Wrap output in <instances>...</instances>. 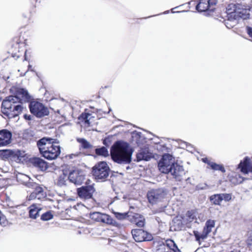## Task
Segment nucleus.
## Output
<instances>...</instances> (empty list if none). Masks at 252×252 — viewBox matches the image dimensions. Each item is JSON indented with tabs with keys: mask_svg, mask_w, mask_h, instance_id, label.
Returning <instances> with one entry per match:
<instances>
[{
	"mask_svg": "<svg viewBox=\"0 0 252 252\" xmlns=\"http://www.w3.org/2000/svg\"><path fill=\"white\" fill-rule=\"evenodd\" d=\"M133 151L126 142L119 141L111 147L112 159L118 163H129L131 161Z\"/></svg>",
	"mask_w": 252,
	"mask_h": 252,
	"instance_id": "nucleus-1",
	"label": "nucleus"
},
{
	"mask_svg": "<svg viewBox=\"0 0 252 252\" xmlns=\"http://www.w3.org/2000/svg\"><path fill=\"white\" fill-rule=\"evenodd\" d=\"M37 146L43 157L49 160L57 158L61 153L60 147L54 139L43 138L38 141Z\"/></svg>",
	"mask_w": 252,
	"mask_h": 252,
	"instance_id": "nucleus-2",
	"label": "nucleus"
},
{
	"mask_svg": "<svg viewBox=\"0 0 252 252\" xmlns=\"http://www.w3.org/2000/svg\"><path fill=\"white\" fill-rule=\"evenodd\" d=\"M16 95L7 96L3 101L1 104L2 113L8 118L16 117Z\"/></svg>",
	"mask_w": 252,
	"mask_h": 252,
	"instance_id": "nucleus-3",
	"label": "nucleus"
},
{
	"mask_svg": "<svg viewBox=\"0 0 252 252\" xmlns=\"http://www.w3.org/2000/svg\"><path fill=\"white\" fill-rule=\"evenodd\" d=\"M29 108L31 113L38 118L48 116L49 114L48 107L42 103L37 100L31 101L29 104Z\"/></svg>",
	"mask_w": 252,
	"mask_h": 252,
	"instance_id": "nucleus-4",
	"label": "nucleus"
},
{
	"mask_svg": "<svg viewBox=\"0 0 252 252\" xmlns=\"http://www.w3.org/2000/svg\"><path fill=\"white\" fill-rule=\"evenodd\" d=\"M109 167L106 162L101 161L96 164L93 169V174L96 179H104L109 175Z\"/></svg>",
	"mask_w": 252,
	"mask_h": 252,
	"instance_id": "nucleus-5",
	"label": "nucleus"
},
{
	"mask_svg": "<svg viewBox=\"0 0 252 252\" xmlns=\"http://www.w3.org/2000/svg\"><path fill=\"white\" fill-rule=\"evenodd\" d=\"M174 163L172 156L170 154H165L158 162V169L163 173H169Z\"/></svg>",
	"mask_w": 252,
	"mask_h": 252,
	"instance_id": "nucleus-6",
	"label": "nucleus"
},
{
	"mask_svg": "<svg viewBox=\"0 0 252 252\" xmlns=\"http://www.w3.org/2000/svg\"><path fill=\"white\" fill-rule=\"evenodd\" d=\"M94 191L95 189L93 185L83 186L77 189L78 196L83 199L92 198Z\"/></svg>",
	"mask_w": 252,
	"mask_h": 252,
	"instance_id": "nucleus-7",
	"label": "nucleus"
},
{
	"mask_svg": "<svg viewBox=\"0 0 252 252\" xmlns=\"http://www.w3.org/2000/svg\"><path fill=\"white\" fill-rule=\"evenodd\" d=\"M166 193L162 189L152 190L147 194V197L150 203L155 204L161 200L165 196Z\"/></svg>",
	"mask_w": 252,
	"mask_h": 252,
	"instance_id": "nucleus-8",
	"label": "nucleus"
},
{
	"mask_svg": "<svg viewBox=\"0 0 252 252\" xmlns=\"http://www.w3.org/2000/svg\"><path fill=\"white\" fill-rule=\"evenodd\" d=\"M131 233L134 240L138 242L150 241L152 239L151 234L141 229H133Z\"/></svg>",
	"mask_w": 252,
	"mask_h": 252,
	"instance_id": "nucleus-9",
	"label": "nucleus"
},
{
	"mask_svg": "<svg viewBox=\"0 0 252 252\" xmlns=\"http://www.w3.org/2000/svg\"><path fill=\"white\" fill-rule=\"evenodd\" d=\"M12 132L7 129L0 130V147L6 146L11 142Z\"/></svg>",
	"mask_w": 252,
	"mask_h": 252,
	"instance_id": "nucleus-10",
	"label": "nucleus"
},
{
	"mask_svg": "<svg viewBox=\"0 0 252 252\" xmlns=\"http://www.w3.org/2000/svg\"><path fill=\"white\" fill-rule=\"evenodd\" d=\"M238 168L245 174L252 173V158H245L239 164Z\"/></svg>",
	"mask_w": 252,
	"mask_h": 252,
	"instance_id": "nucleus-11",
	"label": "nucleus"
},
{
	"mask_svg": "<svg viewBox=\"0 0 252 252\" xmlns=\"http://www.w3.org/2000/svg\"><path fill=\"white\" fill-rule=\"evenodd\" d=\"M82 126L85 128L93 126L95 123V118L88 113L82 114L79 118Z\"/></svg>",
	"mask_w": 252,
	"mask_h": 252,
	"instance_id": "nucleus-12",
	"label": "nucleus"
},
{
	"mask_svg": "<svg viewBox=\"0 0 252 252\" xmlns=\"http://www.w3.org/2000/svg\"><path fill=\"white\" fill-rule=\"evenodd\" d=\"M217 0H200L196 8L199 12H203L208 10L212 6L217 3Z\"/></svg>",
	"mask_w": 252,
	"mask_h": 252,
	"instance_id": "nucleus-13",
	"label": "nucleus"
},
{
	"mask_svg": "<svg viewBox=\"0 0 252 252\" xmlns=\"http://www.w3.org/2000/svg\"><path fill=\"white\" fill-rule=\"evenodd\" d=\"M68 179L75 184H80L84 180V177L78 170H74L69 173Z\"/></svg>",
	"mask_w": 252,
	"mask_h": 252,
	"instance_id": "nucleus-14",
	"label": "nucleus"
},
{
	"mask_svg": "<svg viewBox=\"0 0 252 252\" xmlns=\"http://www.w3.org/2000/svg\"><path fill=\"white\" fill-rule=\"evenodd\" d=\"M174 178L178 180H180L181 177L184 175V170L182 166L177 163H174L172 165L170 172Z\"/></svg>",
	"mask_w": 252,
	"mask_h": 252,
	"instance_id": "nucleus-15",
	"label": "nucleus"
},
{
	"mask_svg": "<svg viewBox=\"0 0 252 252\" xmlns=\"http://www.w3.org/2000/svg\"><path fill=\"white\" fill-rule=\"evenodd\" d=\"M30 99V96L27 90L23 88H17V102L25 103Z\"/></svg>",
	"mask_w": 252,
	"mask_h": 252,
	"instance_id": "nucleus-16",
	"label": "nucleus"
},
{
	"mask_svg": "<svg viewBox=\"0 0 252 252\" xmlns=\"http://www.w3.org/2000/svg\"><path fill=\"white\" fill-rule=\"evenodd\" d=\"M250 9L245 8L244 6L240 4L238 8L237 14L234 15V19L237 20L239 18L243 19L249 18L250 16Z\"/></svg>",
	"mask_w": 252,
	"mask_h": 252,
	"instance_id": "nucleus-17",
	"label": "nucleus"
},
{
	"mask_svg": "<svg viewBox=\"0 0 252 252\" xmlns=\"http://www.w3.org/2000/svg\"><path fill=\"white\" fill-rule=\"evenodd\" d=\"M30 161L32 165L39 168L42 171L46 170L48 168L47 163L39 158H32L30 159Z\"/></svg>",
	"mask_w": 252,
	"mask_h": 252,
	"instance_id": "nucleus-18",
	"label": "nucleus"
},
{
	"mask_svg": "<svg viewBox=\"0 0 252 252\" xmlns=\"http://www.w3.org/2000/svg\"><path fill=\"white\" fill-rule=\"evenodd\" d=\"M166 246L174 252L178 250L176 244L173 240H167L166 241V244H162L159 246V248L157 249L156 252H165Z\"/></svg>",
	"mask_w": 252,
	"mask_h": 252,
	"instance_id": "nucleus-19",
	"label": "nucleus"
},
{
	"mask_svg": "<svg viewBox=\"0 0 252 252\" xmlns=\"http://www.w3.org/2000/svg\"><path fill=\"white\" fill-rule=\"evenodd\" d=\"M215 220H207L205 224V227L204 228L201 237L203 239L207 238L208 235L212 231V229L215 226Z\"/></svg>",
	"mask_w": 252,
	"mask_h": 252,
	"instance_id": "nucleus-20",
	"label": "nucleus"
},
{
	"mask_svg": "<svg viewBox=\"0 0 252 252\" xmlns=\"http://www.w3.org/2000/svg\"><path fill=\"white\" fill-rule=\"evenodd\" d=\"M29 215L32 219H35L38 216V213L41 210L39 204H33L29 207Z\"/></svg>",
	"mask_w": 252,
	"mask_h": 252,
	"instance_id": "nucleus-21",
	"label": "nucleus"
},
{
	"mask_svg": "<svg viewBox=\"0 0 252 252\" xmlns=\"http://www.w3.org/2000/svg\"><path fill=\"white\" fill-rule=\"evenodd\" d=\"M0 157L12 160L16 158V153L13 150L5 149L0 150Z\"/></svg>",
	"mask_w": 252,
	"mask_h": 252,
	"instance_id": "nucleus-22",
	"label": "nucleus"
},
{
	"mask_svg": "<svg viewBox=\"0 0 252 252\" xmlns=\"http://www.w3.org/2000/svg\"><path fill=\"white\" fill-rule=\"evenodd\" d=\"M240 4L231 3L228 5L226 8L227 14L230 15V17L234 18V15L237 14L238 8L240 6Z\"/></svg>",
	"mask_w": 252,
	"mask_h": 252,
	"instance_id": "nucleus-23",
	"label": "nucleus"
},
{
	"mask_svg": "<svg viewBox=\"0 0 252 252\" xmlns=\"http://www.w3.org/2000/svg\"><path fill=\"white\" fill-rule=\"evenodd\" d=\"M151 158V154L148 152L147 150H141L137 154V160H149Z\"/></svg>",
	"mask_w": 252,
	"mask_h": 252,
	"instance_id": "nucleus-24",
	"label": "nucleus"
},
{
	"mask_svg": "<svg viewBox=\"0 0 252 252\" xmlns=\"http://www.w3.org/2000/svg\"><path fill=\"white\" fill-rule=\"evenodd\" d=\"M27 155L25 151H17V162H20L23 163L26 161L27 159Z\"/></svg>",
	"mask_w": 252,
	"mask_h": 252,
	"instance_id": "nucleus-25",
	"label": "nucleus"
},
{
	"mask_svg": "<svg viewBox=\"0 0 252 252\" xmlns=\"http://www.w3.org/2000/svg\"><path fill=\"white\" fill-rule=\"evenodd\" d=\"M134 222L135 223L137 226L139 227H142L144 225V219L143 217L139 215L135 214L134 216Z\"/></svg>",
	"mask_w": 252,
	"mask_h": 252,
	"instance_id": "nucleus-26",
	"label": "nucleus"
},
{
	"mask_svg": "<svg viewBox=\"0 0 252 252\" xmlns=\"http://www.w3.org/2000/svg\"><path fill=\"white\" fill-rule=\"evenodd\" d=\"M210 200L216 205H220L222 201V197L221 194H217L212 195L210 197Z\"/></svg>",
	"mask_w": 252,
	"mask_h": 252,
	"instance_id": "nucleus-27",
	"label": "nucleus"
},
{
	"mask_svg": "<svg viewBox=\"0 0 252 252\" xmlns=\"http://www.w3.org/2000/svg\"><path fill=\"white\" fill-rule=\"evenodd\" d=\"M100 222L107 224H112L113 220L110 216L106 214H101Z\"/></svg>",
	"mask_w": 252,
	"mask_h": 252,
	"instance_id": "nucleus-28",
	"label": "nucleus"
},
{
	"mask_svg": "<svg viewBox=\"0 0 252 252\" xmlns=\"http://www.w3.org/2000/svg\"><path fill=\"white\" fill-rule=\"evenodd\" d=\"M210 166L213 170H220L223 173L225 172V170L223 166L221 164H218L214 162H212V163H210Z\"/></svg>",
	"mask_w": 252,
	"mask_h": 252,
	"instance_id": "nucleus-29",
	"label": "nucleus"
},
{
	"mask_svg": "<svg viewBox=\"0 0 252 252\" xmlns=\"http://www.w3.org/2000/svg\"><path fill=\"white\" fill-rule=\"evenodd\" d=\"M186 218L185 219L187 220H185V222L187 224L188 222L192 221L195 218V214L192 211H188L186 215Z\"/></svg>",
	"mask_w": 252,
	"mask_h": 252,
	"instance_id": "nucleus-30",
	"label": "nucleus"
},
{
	"mask_svg": "<svg viewBox=\"0 0 252 252\" xmlns=\"http://www.w3.org/2000/svg\"><path fill=\"white\" fill-rule=\"evenodd\" d=\"M36 194L37 195V199H40L45 197V193H44L43 189L39 186H36L34 191Z\"/></svg>",
	"mask_w": 252,
	"mask_h": 252,
	"instance_id": "nucleus-31",
	"label": "nucleus"
},
{
	"mask_svg": "<svg viewBox=\"0 0 252 252\" xmlns=\"http://www.w3.org/2000/svg\"><path fill=\"white\" fill-rule=\"evenodd\" d=\"M95 152L97 155L102 156L105 157L109 156V152L107 149L104 147L99 149H96Z\"/></svg>",
	"mask_w": 252,
	"mask_h": 252,
	"instance_id": "nucleus-32",
	"label": "nucleus"
},
{
	"mask_svg": "<svg viewBox=\"0 0 252 252\" xmlns=\"http://www.w3.org/2000/svg\"><path fill=\"white\" fill-rule=\"evenodd\" d=\"M101 214L98 212H94L93 213L90 214V218L96 221L100 222L101 218Z\"/></svg>",
	"mask_w": 252,
	"mask_h": 252,
	"instance_id": "nucleus-33",
	"label": "nucleus"
},
{
	"mask_svg": "<svg viewBox=\"0 0 252 252\" xmlns=\"http://www.w3.org/2000/svg\"><path fill=\"white\" fill-rule=\"evenodd\" d=\"M53 218V214L51 211L47 212L41 216V219L44 221L51 220Z\"/></svg>",
	"mask_w": 252,
	"mask_h": 252,
	"instance_id": "nucleus-34",
	"label": "nucleus"
},
{
	"mask_svg": "<svg viewBox=\"0 0 252 252\" xmlns=\"http://www.w3.org/2000/svg\"><path fill=\"white\" fill-rule=\"evenodd\" d=\"M77 141L79 143L81 144L82 147L84 148H88L90 146L89 143L84 139L78 138L77 139Z\"/></svg>",
	"mask_w": 252,
	"mask_h": 252,
	"instance_id": "nucleus-35",
	"label": "nucleus"
},
{
	"mask_svg": "<svg viewBox=\"0 0 252 252\" xmlns=\"http://www.w3.org/2000/svg\"><path fill=\"white\" fill-rule=\"evenodd\" d=\"M113 213L115 215V217L119 220H123L125 219L126 216V213H120L112 211Z\"/></svg>",
	"mask_w": 252,
	"mask_h": 252,
	"instance_id": "nucleus-36",
	"label": "nucleus"
},
{
	"mask_svg": "<svg viewBox=\"0 0 252 252\" xmlns=\"http://www.w3.org/2000/svg\"><path fill=\"white\" fill-rule=\"evenodd\" d=\"M68 179V176L66 175L63 174V176H61L59 180V183L61 185H63L65 184V182Z\"/></svg>",
	"mask_w": 252,
	"mask_h": 252,
	"instance_id": "nucleus-37",
	"label": "nucleus"
},
{
	"mask_svg": "<svg viewBox=\"0 0 252 252\" xmlns=\"http://www.w3.org/2000/svg\"><path fill=\"white\" fill-rule=\"evenodd\" d=\"M6 224V220L4 215L0 212V224L3 226H5Z\"/></svg>",
	"mask_w": 252,
	"mask_h": 252,
	"instance_id": "nucleus-38",
	"label": "nucleus"
},
{
	"mask_svg": "<svg viewBox=\"0 0 252 252\" xmlns=\"http://www.w3.org/2000/svg\"><path fill=\"white\" fill-rule=\"evenodd\" d=\"M221 196L222 197V201L224 200L225 201H228L231 199V196L229 194L222 193L221 194Z\"/></svg>",
	"mask_w": 252,
	"mask_h": 252,
	"instance_id": "nucleus-39",
	"label": "nucleus"
},
{
	"mask_svg": "<svg viewBox=\"0 0 252 252\" xmlns=\"http://www.w3.org/2000/svg\"><path fill=\"white\" fill-rule=\"evenodd\" d=\"M35 198H37V195L36 194L35 192L34 191L31 193V194L28 197V199L29 200H33Z\"/></svg>",
	"mask_w": 252,
	"mask_h": 252,
	"instance_id": "nucleus-40",
	"label": "nucleus"
},
{
	"mask_svg": "<svg viewBox=\"0 0 252 252\" xmlns=\"http://www.w3.org/2000/svg\"><path fill=\"white\" fill-rule=\"evenodd\" d=\"M194 236L195 237V238H196V241L199 242L200 241V240L201 239L202 240H203L201 237V235H199V233L197 232V231H194Z\"/></svg>",
	"mask_w": 252,
	"mask_h": 252,
	"instance_id": "nucleus-41",
	"label": "nucleus"
},
{
	"mask_svg": "<svg viewBox=\"0 0 252 252\" xmlns=\"http://www.w3.org/2000/svg\"><path fill=\"white\" fill-rule=\"evenodd\" d=\"M78 156V154H70V155H67L66 156V158H69V159H73V158H75L76 157H77Z\"/></svg>",
	"mask_w": 252,
	"mask_h": 252,
	"instance_id": "nucleus-42",
	"label": "nucleus"
},
{
	"mask_svg": "<svg viewBox=\"0 0 252 252\" xmlns=\"http://www.w3.org/2000/svg\"><path fill=\"white\" fill-rule=\"evenodd\" d=\"M247 32L250 37H252V28L247 27Z\"/></svg>",
	"mask_w": 252,
	"mask_h": 252,
	"instance_id": "nucleus-43",
	"label": "nucleus"
},
{
	"mask_svg": "<svg viewBox=\"0 0 252 252\" xmlns=\"http://www.w3.org/2000/svg\"><path fill=\"white\" fill-rule=\"evenodd\" d=\"M202 161L205 162V163H207L209 166H210V163H212V161H211L209 159H208V158H203L202 159Z\"/></svg>",
	"mask_w": 252,
	"mask_h": 252,
	"instance_id": "nucleus-44",
	"label": "nucleus"
},
{
	"mask_svg": "<svg viewBox=\"0 0 252 252\" xmlns=\"http://www.w3.org/2000/svg\"><path fill=\"white\" fill-rule=\"evenodd\" d=\"M230 22V21L229 20H227V21L225 22V25L229 29H230V28H232L233 27V26H234V25H232L229 24V22Z\"/></svg>",
	"mask_w": 252,
	"mask_h": 252,
	"instance_id": "nucleus-45",
	"label": "nucleus"
},
{
	"mask_svg": "<svg viewBox=\"0 0 252 252\" xmlns=\"http://www.w3.org/2000/svg\"><path fill=\"white\" fill-rule=\"evenodd\" d=\"M24 118L26 120H30L32 119V117L31 115H24Z\"/></svg>",
	"mask_w": 252,
	"mask_h": 252,
	"instance_id": "nucleus-46",
	"label": "nucleus"
},
{
	"mask_svg": "<svg viewBox=\"0 0 252 252\" xmlns=\"http://www.w3.org/2000/svg\"><path fill=\"white\" fill-rule=\"evenodd\" d=\"M23 108V107H22L21 105H17V108H16V110H17V112L20 111H22V109Z\"/></svg>",
	"mask_w": 252,
	"mask_h": 252,
	"instance_id": "nucleus-47",
	"label": "nucleus"
},
{
	"mask_svg": "<svg viewBox=\"0 0 252 252\" xmlns=\"http://www.w3.org/2000/svg\"><path fill=\"white\" fill-rule=\"evenodd\" d=\"M9 212L10 213H14V208H10L9 210Z\"/></svg>",
	"mask_w": 252,
	"mask_h": 252,
	"instance_id": "nucleus-48",
	"label": "nucleus"
},
{
	"mask_svg": "<svg viewBox=\"0 0 252 252\" xmlns=\"http://www.w3.org/2000/svg\"><path fill=\"white\" fill-rule=\"evenodd\" d=\"M9 45L11 46V47L12 48H14V43H13V42L12 41V42L10 43H9Z\"/></svg>",
	"mask_w": 252,
	"mask_h": 252,
	"instance_id": "nucleus-49",
	"label": "nucleus"
},
{
	"mask_svg": "<svg viewBox=\"0 0 252 252\" xmlns=\"http://www.w3.org/2000/svg\"><path fill=\"white\" fill-rule=\"evenodd\" d=\"M19 176L23 177L24 178H26V179L28 178V177L27 176L23 175V174H19Z\"/></svg>",
	"mask_w": 252,
	"mask_h": 252,
	"instance_id": "nucleus-50",
	"label": "nucleus"
},
{
	"mask_svg": "<svg viewBox=\"0 0 252 252\" xmlns=\"http://www.w3.org/2000/svg\"><path fill=\"white\" fill-rule=\"evenodd\" d=\"M180 227H179L178 229H176V228H174V230H175V231H176V230H180Z\"/></svg>",
	"mask_w": 252,
	"mask_h": 252,
	"instance_id": "nucleus-51",
	"label": "nucleus"
},
{
	"mask_svg": "<svg viewBox=\"0 0 252 252\" xmlns=\"http://www.w3.org/2000/svg\"><path fill=\"white\" fill-rule=\"evenodd\" d=\"M19 178H20V177H18V176L17 175V177H16L17 181H18Z\"/></svg>",
	"mask_w": 252,
	"mask_h": 252,
	"instance_id": "nucleus-52",
	"label": "nucleus"
},
{
	"mask_svg": "<svg viewBox=\"0 0 252 252\" xmlns=\"http://www.w3.org/2000/svg\"><path fill=\"white\" fill-rule=\"evenodd\" d=\"M12 57H14V56H15V54H12Z\"/></svg>",
	"mask_w": 252,
	"mask_h": 252,
	"instance_id": "nucleus-53",
	"label": "nucleus"
},
{
	"mask_svg": "<svg viewBox=\"0 0 252 252\" xmlns=\"http://www.w3.org/2000/svg\"><path fill=\"white\" fill-rule=\"evenodd\" d=\"M12 89H16V88L13 87H12Z\"/></svg>",
	"mask_w": 252,
	"mask_h": 252,
	"instance_id": "nucleus-54",
	"label": "nucleus"
}]
</instances>
